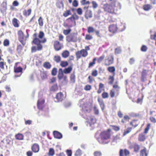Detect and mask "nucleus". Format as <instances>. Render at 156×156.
<instances>
[{
    "label": "nucleus",
    "instance_id": "nucleus-1",
    "mask_svg": "<svg viewBox=\"0 0 156 156\" xmlns=\"http://www.w3.org/2000/svg\"><path fill=\"white\" fill-rule=\"evenodd\" d=\"M110 129H108L107 131L102 132L100 134V138L97 139L100 143L103 144L108 143L107 140L110 138Z\"/></svg>",
    "mask_w": 156,
    "mask_h": 156
},
{
    "label": "nucleus",
    "instance_id": "nucleus-2",
    "mask_svg": "<svg viewBox=\"0 0 156 156\" xmlns=\"http://www.w3.org/2000/svg\"><path fill=\"white\" fill-rule=\"evenodd\" d=\"M80 106L84 111L89 112L91 104L89 102L88 100L83 99L80 101Z\"/></svg>",
    "mask_w": 156,
    "mask_h": 156
},
{
    "label": "nucleus",
    "instance_id": "nucleus-3",
    "mask_svg": "<svg viewBox=\"0 0 156 156\" xmlns=\"http://www.w3.org/2000/svg\"><path fill=\"white\" fill-rule=\"evenodd\" d=\"M115 2H112L111 4H104L103 5V8L104 11L109 13H113L114 12V7L115 6Z\"/></svg>",
    "mask_w": 156,
    "mask_h": 156
},
{
    "label": "nucleus",
    "instance_id": "nucleus-4",
    "mask_svg": "<svg viewBox=\"0 0 156 156\" xmlns=\"http://www.w3.org/2000/svg\"><path fill=\"white\" fill-rule=\"evenodd\" d=\"M46 41L45 38H44L41 40H40L38 38H35L33 40V42L35 44L37 45V49L38 51H40L42 49L43 46L40 44L41 43H44Z\"/></svg>",
    "mask_w": 156,
    "mask_h": 156
},
{
    "label": "nucleus",
    "instance_id": "nucleus-5",
    "mask_svg": "<svg viewBox=\"0 0 156 156\" xmlns=\"http://www.w3.org/2000/svg\"><path fill=\"white\" fill-rule=\"evenodd\" d=\"M27 36L25 37L23 33L21 30H20L18 32L19 40L23 45L25 44V41L29 36V34L27 32Z\"/></svg>",
    "mask_w": 156,
    "mask_h": 156
},
{
    "label": "nucleus",
    "instance_id": "nucleus-6",
    "mask_svg": "<svg viewBox=\"0 0 156 156\" xmlns=\"http://www.w3.org/2000/svg\"><path fill=\"white\" fill-rule=\"evenodd\" d=\"M76 58L77 59L80 58L81 57H86L88 55V52L85 49H83L80 51H77L76 54Z\"/></svg>",
    "mask_w": 156,
    "mask_h": 156
},
{
    "label": "nucleus",
    "instance_id": "nucleus-7",
    "mask_svg": "<svg viewBox=\"0 0 156 156\" xmlns=\"http://www.w3.org/2000/svg\"><path fill=\"white\" fill-rule=\"evenodd\" d=\"M86 122L87 123V124H89L90 126H91L96 122V119L94 116L89 115L87 117Z\"/></svg>",
    "mask_w": 156,
    "mask_h": 156
},
{
    "label": "nucleus",
    "instance_id": "nucleus-8",
    "mask_svg": "<svg viewBox=\"0 0 156 156\" xmlns=\"http://www.w3.org/2000/svg\"><path fill=\"white\" fill-rule=\"evenodd\" d=\"M66 40L68 42H75L77 41L76 35L74 34H71L66 37Z\"/></svg>",
    "mask_w": 156,
    "mask_h": 156
},
{
    "label": "nucleus",
    "instance_id": "nucleus-9",
    "mask_svg": "<svg viewBox=\"0 0 156 156\" xmlns=\"http://www.w3.org/2000/svg\"><path fill=\"white\" fill-rule=\"evenodd\" d=\"M114 61V57L113 55H111L108 57V58L105 59V65L106 66H109L112 64Z\"/></svg>",
    "mask_w": 156,
    "mask_h": 156
},
{
    "label": "nucleus",
    "instance_id": "nucleus-10",
    "mask_svg": "<svg viewBox=\"0 0 156 156\" xmlns=\"http://www.w3.org/2000/svg\"><path fill=\"white\" fill-rule=\"evenodd\" d=\"M44 101L43 99H39L37 102V107L39 109H42L43 107Z\"/></svg>",
    "mask_w": 156,
    "mask_h": 156
},
{
    "label": "nucleus",
    "instance_id": "nucleus-11",
    "mask_svg": "<svg viewBox=\"0 0 156 156\" xmlns=\"http://www.w3.org/2000/svg\"><path fill=\"white\" fill-rule=\"evenodd\" d=\"M109 31L112 33H115L117 31V27L116 25H111L109 28Z\"/></svg>",
    "mask_w": 156,
    "mask_h": 156
},
{
    "label": "nucleus",
    "instance_id": "nucleus-12",
    "mask_svg": "<svg viewBox=\"0 0 156 156\" xmlns=\"http://www.w3.org/2000/svg\"><path fill=\"white\" fill-rule=\"evenodd\" d=\"M54 46L55 50L58 51L61 49V46L59 42L57 41H55Z\"/></svg>",
    "mask_w": 156,
    "mask_h": 156
},
{
    "label": "nucleus",
    "instance_id": "nucleus-13",
    "mask_svg": "<svg viewBox=\"0 0 156 156\" xmlns=\"http://www.w3.org/2000/svg\"><path fill=\"white\" fill-rule=\"evenodd\" d=\"M32 149L33 151L35 153L37 152L39 150V147L38 144H34L32 147Z\"/></svg>",
    "mask_w": 156,
    "mask_h": 156
},
{
    "label": "nucleus",
    "instance_id": "nucleus-14",
    "mask_svg": "<svg viewBox=\"0 0 156 156\" xmlns=\"http://www.w3.org/2000/svg\"><path fill=\"white\" fill-rule=\"evenodd\" d=\"M53 135L54 137L56 138L60 139L62 137V134L58 131H54L53 132Z\"/></svg>",
    "mask_w": 156,
    "mask_h": 156
},
{
    "label": "nucleus",
    "instance_id": "nucleus-15",
    "mask_svg": "<svg viewBox=\"0 0 156 156\" xmlns=\"http://www.w3.org/2000/svg\"><path fill=\"white\" fill-rule=\"evenodd\" d=\"M124 152L126 156L129 155L130 153L129 151L126 149H125L124 151L122 149H121L119 152L120 156H123Z\"/></svg>",
    "mask_w": 156,
    "mask_h": 156
},
{
    "label": "nucleus",
    "instance_id": "nucleus-16",
    "mask_svg": "<svg viewBox=\"0 0 156 156\" xmlns=\"http://www.w3.org/2000/svg\"><path fill=\"white\" fill-rule=\"evenodd\" d=\"M63 98V95L62 93H59L57 94L56 99H57V101H61Z\"/></svg>",
    "mask_w": 156,
    "mask_h": 156
},
{
    "label": "nucleus",
    "instance_id": "nucleus-17",
    "mask_svg": "<svg viewBox=\"0 0 156 156\" xmlns=\"http://www.w3.org/2000/svg\"><path fill=\"white\" fill-rule=\"evenodd\" d=\"M85 16L87 19H88L89 18L92 17V12L90 10H87L85 13Z\"/></svg>",
    "mask_w": 156,
    "mask_h": 156
},
{
    "label": "nucleus",
    "instance_id": "nucleus-18",
    "mask_svg": "<svg viewBox=\"0 0 156 156\" xmlns=\"http://www.w3.org/2000/svg\"><path fill=\"white\" fill-rule=\"evenodd\" d=\"M63 71L61 68L59 69L58 70V77L59 80L62 79L63 77L64 76L63 75Z\"/></svg>",
    "mask_w": 156,
    "mask_h": 156
},
{
    "label": "nucleus",
    "instance_id": "nucleus-19",
    "mask_svg": "<svg viewBox=\"0 0 156 156\" xmlns=\"http://www.w3.org/2000/svg\"><path fill=\"white\" fill-rule=\"evenodd\" d=\"M15 138L17 140H22L23 139L24 136L22 134L18 133V134L15 135Z\"/></svg>",
    "mask_w": 156,
    "mask_h": 156
},
{
    "label": "nucleus",
    "instance_id": "nucleus-20",
    "mask_svg": "<svg viewBox=\"0 0 156 156\" xmlns=\"http://www.w3.org/2000/svg\"><path fill=\"white\" fill-rule=\"evenodd\" d=\"M72 68L71 67H69L67 68H65L63 71V72L65 74H68L72 70Z\"/></svg>",
    "mask_w": 156,
    "mask_h": 156
},
{
    "label": "nucleus",
    "instance_id": "nucleus-21",
    "mask_svg": "<svg viewBox=\"0 0 156 156\" xmlns=\"http://www.w3.org/2000/svg\"><path fill=\"white\" fill-rule=\"evenodd\" d=\"M69 55V52L67 50L64 51L62 53V56L64 58H67Z\"/></svg>",
    "mask_w": 156,
    "mask_h": 156
},
{
    "label": "nucleus",
    "instance_id": "nucleus-22",
    "mask_svg": "<svg viewBox=\"0 0 156 156\" xmlns=\"http://www.w3.org/2000/svg\"><path fill=\"white\" fill-rule=\"evenodd\" d=\"M48 154L49 156H53L55 154V151L54 149L52 148H49Z\"/></svg>",
    "mask_w": 156,
    "mask_h": 156
},
{
    "label": "nucleus",
    "instance_id": "nucleus-23",
    "mask_svg": "<svg viewBox=\"0 0 156 156\" xmlns=\"http://www.w3.org/2000/svg\"><path fill=\"white\" fill-rule=\"evenodd\" d=\"M18 20L16 18H14L12 20V23L13 25L15 27H19V24L18 23Z\"/></svg>",
    "mask_w": 156,
    "mask_h": 156
},
{
    "label": "nucleus",
    "instance_id": "nucleus-24",
    "mask_svg": "<svg viewBox=\"0 0 156 156\" xmlns=\"http://www.w3.org/2000/svg\"><path fill=\"white\" fill-rule=\"evenodd\" d=\"M98 100L102 110H103L104 108V103L103 101L102 100L99 99V98L98 99Z\"/></svg>",
    "mask_w": 156,
    "mask_h": 156
},
{
    "label": "nucleus",
    "instance_id": "nucleus-25",
    "mask_svg": "<svg viewBox=\"0 0 156 156\" xmlns=\"http://www.w3.org/2000/svg\"><path fill=\"white\" fill-rule=\"evenodd\" d=\"M145 139V136L143 134H140L139 136L138 140L140 141H142Z\"/></svg>",
    "mask_w": 156,
    "mask_h": 156
},
{
    "label": "nucleus",
    "instance_id": "nucleus-26",
    "mask_svg": "<svg viewBox=\"0 0 156 156\" xmlns=\"http://www.w3.org/2000/svg\"><path fill=\"white\" fill-rule=\"evenodd\" d=\"M70 81L72 83H74L75 82V76L74 73L72 74L70 76Z\"/></svg>",
    "mask_w": 156,
    "mask_h": 156
},
{
    "label": "nucleus",
    "instance_id": "nucleus-27",
    "mask_svg": "<svg viewBox=\"0 0 156 156\" xmlns=\"http://www.w3.org/2000/svg\"><path fill=\"white\" fill-rule=\"evenodd\" d=\"M41 77L42 80H44L47 78V74L46 73L41 72Z\"/></svg>",
    "mask_w": 156,
    "mask_h": 156
},
{
    "label": "nucleus",
    "instance_id": "nucleus-28",
    "mask_svg": "<svg viewBox=\"0 0 156 156\" xmlns=\"http://www.w3.org/2000/svg\"><path fill=\"white\" fill-rule=\"evenodd\" d=\"M31 9H29L27 10H25L23 12V14L25 16L29 15L31 13Z\"/></svg>",
    "mask_w": 156,
    "mask_h": 156
},
{
    "label": "nucleus",
    "instance_id": "nucleus-29",
    "mask_svg": "<svg viewBox=\"0 0 156 156\" xmlns=\"http://www.w3.org/2000/svg\"><path fill=\"white\" fill-rule=\"evenodd\" d=\"M50 90L52 91H55L58 90V87L57 84L52 86L50 88Z\"/></svg>",
    "mask_w": 156,
    "mask_h": 156
},
{
    "label": "nucleus",
    "instance_id": "nucleus-30",
    "mask_svg": "<svg viewBox=\"0 0 156 156\" xmlns=\"http://www.w3.org/2000/svg\"><path fill=\"white\" fill-rule=\"evenodd\" d=\"M95 30L94 28L91 27H89L87 28V32L89 33L94 32Z\"/></svg>",
    "mask_w": 156,
    "mask_h": 156
},
{
    "label": "nucleus",
    "instance_id": "nucleus-31",
    "mask_svg": "<svg viewBox=\"0 0 156 156\" xmlns=\"http://www.w3.org/2000/svg\"><path fill=\"white\" fill-rule=\"evenodd\" d=\"M121 139V138L120 136V134H118L115 136H113V140L114 141L117 142L118 140Z\"/></svg>",
    "mask_w": 156,
    "mask_h": 156
},
{
    "label": "nucleus",
    "instance_id": "nucleus-32",
    "mask_svg": "<svg viewBox=\"0 0 156 156\" xmlns=\"http://www.w3.org/2000/svg\"><path fill=\"white\" fill-rule=\"evenodd\" d=\"M140 155V156H146V150L145 148L141 151Z\"/></svg>",
    "mask_w": 156,
    "mask_h": 156
},
{
    "label": "nucleus",
    "instance_id": "nucleus-33",
    "mask_svg": "<svg viewBox=\"0 0 156 156\" xmlns=\"http://www.w3.org/2000/svg\"><path fill=\"white\" fill-rule=\"evenodd\" d=\"M22 68L20 67H14V71L15 73L22 72Z\"/></svg>",
    "mask_w": 156,
    "mask_h": 156
},
{
    "label": "nucleus",
    "instance_id": "nucleus-34",
    "mask_svg": "<svg viewBox=\"0 0 156 156\" xmlns=\"http://www.w3.org/2000/svg\"><path fill=\"white\" fill-rule=\"evenodd\" d=\"M43 66L44 67L48 69H50L51 66L50 63L47 62H45Z\"/></svg>",
    "mask_w": 156,
    "mask_h": 156
},
{
    "label": "nucleus",
    "instance_id": "nucleus-35",
    "mask_svg": "<svg viewBox=\"0 0 156 156\" xmlns=\"http://www.w3.org/2000/svg\"><path fill=\"white\" fill-rule=\"evenodd\" d=\"M94 156H102V154L101 151H96L94 153Z\"/></svg>",
    "mask_w": 156,
    "mask_h": 156
},
{
    "label": "nucleus",
    "instance_id": "nucleus-36",
    "mask_svg": "<svg viewBox=\"0 0 156 156\" xmlns=\"http://www.w3.org/2000/svg\"><path fill=\"white\" fill-rule=\"evenodd\" d=\"M108 71L111 73H114L115 71V68L114 66H111L108 68Z\"/></svg>",
    "mask_w": 156,
    "mask_h": 156
},
{
    "label": "nucleus",
    "instance_id": "nucleus-37",
    "mask_svg": "<svg viewBox=\"0 0 156 156\" xmlns=\"http://www.w3.org/2000/svg\"><path fill=\"white\" fill-rule=\"evenodd\" d=\"M71 13L70 11L69 10H68L65 11L63 14V16L66 17L68 15H71Z\"/></svg>",
    "mask_w": 156,
    "mask_h": 156
},
{
    "label": "nucleus",
    "instance_id": "nucleus-38",
    "mask_svg": "<svg viewBox=\"0 0 156 156\" xmlns=\"http://www.w3.org/2000/svg\"><path fill=\"white\" fill-rule=\"evenodd\" d=\"M131 131V128H128L126 130H125L123 133V136H125L126 134L129 133Z\"/></svg>",
    "mask_w": 156,
    "mask_h": 156
},
{
    "label": "nucleus",
    "instance_id": "nucleus-39",
    "mask_svg": "<svg viewBox=\"0 0 156 156\" xmlns=\"http://www.w3.org/2000/svg\"><path fill=\"white\" fill-rule=\"evenodd\" d=\"M68 65V62L66 61H62L60 63V65L62 67H65Z\"/></svg>",
    "mask_w": 156,
    "mask_h": 156
},
{
    "label": "nucleus",
    "instance_id": "nucleus-40",
    "mask_svg": "<svg viewBox=\"0 0 156 156\" xmlns=\"http://www.w3.org/2000/svg\"><path fill=\"white\" fill-rule=\"evenodd\" d=\"M81 154V151L80 149H78L76 151V153L75 154V156H80Z\"/></svg>",
    "mask_w": 156,
    "mask_h": 156
},
{
    "label": "nucleus",
    "instance_id": "nucleus-41",
    "mask_svg": "<svg viewBox=\"0 0 156 156\" xmlns=\"http://www.w3.org/2000/svg\"><path fill=\"white\" fill-rule=\"evenodd\" d=\"M44 33L43 31H40L38 35L39 38L41 39L44 37Z\"/></svg>",
    "mask_w": 156,
    "mask_h": 156
},
{
    "label": "nucleus",
    "instance_id": "nucleus-42",
    "mask_svg": "<svg viewBox=\"0 0 156 156\" xmlns=\"http://www.w3.org/2000/svg\"><path fill=\"white\" fill-rule=\"evenodd\" d=\"M54 60L57 62H58L60 61V57L58 56H55L54 57Z\"/></svg>",
    "mask_w": 156,
    "mask_h": 156
},
{
    "label": "nucleus",
    "instance_id": "nucleus-43",
    "mask_svg": "<svg viewBox=\"0 0 156 156\" xmlns=\"http://www.w3.org/2000/svg\"><path fill=\"white\" fill-rule=\"evenodd\" d=\"M38 21L39 25L41 26H42L43 24V23L41 17H40L39 18Z\"/></svg>",
    "mask_w": 156,
    "mask_h": 156
},
{
    "label": "nucleus",
    "instance_id": "nucleus-44",
    "mask_svg": "<svg viewBox=\"0 0 156 156\" xmlns=\"http://www.w3.org/2000/svg\"><path fill=\"white\" fill-rule=\"evenodd\" d=\"M121 49L119 48H118L115 49V54H119L121 53Z\"/></svg>",
    "mask_w": 156,
    "mask_h": 156
},
{
    "label": "nucleus",
    "instance_id": "nucleus-45",
    "mask_svg": "<svg viewBox=\"0 0 156 156\" xmlns=\"http://www.w3.org/2000/svg\"><path fill=\"white\" fill-rule=\"evenodd\" d=\"M92 3L93 8L96 9L98 7V5L96 2L93 1L92 2Z\"/></svg>",
    "mask_w": 156,
    "mask_h": 156
},
{
    "label": "nucleus",
    "instance_id": "nucleus-46",
    "mask_svg": "<svg viewBox=\"0 0 156 156\" xmlns=\"http://www.w3.org/2000/svg\"><path fill=\"white\" fill-rule=\"evenodd\" d=\"M63 80V83L64 84H66L68 82L67 78L66 76H64L62 78Z\"/></svg>",
    "mask_w": 156,
    "mask_h": 156
},
{
    "label": "nucleus",
    "instance_id": "nucleus-47",
    "mask_svg": "<svg viewBox=\"0 0 156 156\" xmlns=\"http://www.w3.org/2000/svg\"><path fill=\"white\" fill-rule=\"evenodd\" d=\"M82 5L89 4L90 3L88 1H86V0H82L80 2Z\"/></svg>",
    "mask_w": 156,
    "mask_h": 156
},
{
    "label": "nucleus",
    "instance_id": "nucleus-48",
    "mask_svg": "<svg viewBox=\"0 0 156 156\" xmlns=\"http://www.w3.org/2000/svg\"><path fill=\"white\" fill-rule=\"evenodd\" d=\"M109 83L110 84H112L114 81V77L113 76H110L109 78Z\"/></svg>",
    "mask_w": 156,
    "mask_h": 156
},
{
    "label": "nucleus",
    "instance_id": "nucleus-49",
    "mask_svg": "<svg viewBox=\"0 0 156 156\" xmlns=\"http://www.w3.org/2000/svg\"><path fill=\"white\" fill-rule=\"evenodd\" d=\"M134 151L135 152H138L139 149V147L138 145L135 144L134 146Z\"/></svg>",
    "mask_w": 156,
    "mask_h": 156
},
{
    "label": "nucleus",
    "instance_id": "nucleus-50",
    "mask_svg": "<svg viewBox=\"0 0 156 156\" xmlns=\"http://www.w3.org/2000/svg\"><path fill=\"white\" fill-rule=\"evenodd\" d=\"M113 87L114 89H114L115 90H116L117 92H118L120 88V87L117 85H114L113 86Z\"/></svg>",
    "mask_w": 156,
    "mask_h": 156
},
{
    "label": "nucleus",
    "instance_id": "nucleus-51",
    "mask_svg": "<svg viewBox=\"0 0 156 156\" xmlns=\"http://www.w3.org/2000/svg\"><path fill=\"white\" fill-rule=\"evenodd\" d=\"M76 12L79 15H81L82 14V9L80 8L77 9Z\"/></svg>",
    "mask_w": 156,
    "mask_h": 156
},
{
    "label": "nucleus",
    "instance_id": "nucleus-52",
    "mask_svg": "<svg viewBox=\"0 0 156 156\" xmlns=\"http://www.w3.org/2000/svg\"><path fill=\"white\" fill-rule=\"evenodd\" d=\"M57 73V69L56 68H54L52 70L51 73L53 76L55 75Z\"/></svg>",
    "mask_w": 156,
    "mask_h": 156
},
{
    "label": "nucleus",
    "instance_id": "nucleus-53",
    "mask_svg": "<svg viewBox=\"0 0 156 156\" xmlns=\"http://www.w3.org/2000/svg\"><path fill=\"white\" fill-rule=\"evenodd\" d=\"M91 86L90 85H87L85 86L84 89L86 90H89L91 89Z\"/></svg>",
    "mask_w": 156,
    "mask_h": 156
},
{
    "label": "nucleus",
    "instance_id": "nucleus-54",
    "mask_svg": "<svg viewBox=\"0 0 156 156\" xmlns=\"http://www.w3.org/2000/svg\"><path fill=\"white\" fill-rule=\"evenodd\" d=\"M105 58V56L103 55L100 57L98 59V63L101 62Z\"/></svg>",
    "mask_w": 156,
    "mask_h": 156
},
{
    "label": "nucleus",
    "instance_id": "nucleus-55",
    "mask_svg": "<svg viewBox=\"0 0 156 156\" xmlns=\"http://www.w3.org/2000/svg\"><path fill=\"white\" fill-rule=\"evenodd\" d=\"M9 44V41L7 39H5L4 40L3 42V44L5 46H7Z\"/></svg>",
    "mask_w": 156,
    "mask_h": 156
},
{
    "label": "nucleus",
    "instance_id": "nucleus-56",
    "mask_svg": "<svg viewBox=\"0 0 156 156\" xmlns=\"http://www.w3.org/2000/svg\"><path fill=\"white\" fill-rule=\"evenodd\" d=\"M108 94L107 93L104 92L102 94V97L104 98H107L108 97Z\"/></svg>",
    "mask_w": 156,
    "mask_h": 156
},
{
    "label": "nucleus",
    "instance_id": "nucleus-57",
    "mask_svg": "<svg viewBox=\"0 0 156 156\" xmlns=\"http://www.w3.org/2000/svg\"><path fill=\"white\" fill-rule=\"evenodd\" d=\"M115 90L114 89H112L110 91V94L111 97L112 98H113L115 96Z\"/></svg>",
    "mask_w": 156,
    "mask_h": 156
},
{
    "label": "nucleus",
    "instance_id": "nucleus-58",
    "mask_svg": "<svg viewBox=\"0 0 156 156\" xmlns=\"http://www.w3.org/2000/svg\"><path fill=\"white\" fill-rule=\"evenodd\" d=\"M94 109L95 114L96 115H98L99 114V111L96 106L94 107Z\"/></svg>",
    "mask_w": 156,
    "mask_h": 156
},
{
    "label": "nucleus",
    "instance_id": "nucleus-59",
    "mask_svg": "<svg viewBox=\"0 0 156 156\" xmlns=\"http://www.w3.org/2000/svg\"><path fill=\"white\" fill-rule=\"evenodd\" d=\"M93 37L92 36L89 34H87L86 35L85 39L87 40H90L92 39Z\"/></svg>",
    "mask_w": 156,
    "mask_h": 156
},
{
    "label": "nucleus",
    "instance_id": "nucleus-60",
    "mask_svg": "<svg viewBox=\"0 0 156 156\" xmlns=\"http://www.w3.org/2000/svg\"><path fill=\"white\" fill-rule=\"evenodd\" d=\"M98 71L96 70H94L92 71V75L93 76H96L98 75Z\"/></svg>",
    "mask_w": 156,
    "mask_h": 156
},
{
    "label": "nucleus",
    "instance_id": "nucleus-61",
    "mask_svg": "<svg viewBox=\"0 0 156 156\" xmlns=\"http://www.w3.org/2000/svg\"><path fill=\"white\" fill-rule=\"evenodd\" d=\"M73 5L75 7H76L78 5V2L76 0H74L73 3Z\"/></svg>",
    "mask_w": 156,
    "mask_h": 156
},
{
    "label": "nucleus",
    "instance_id": "nucleus-62",
    "mask_svg": "<svg viewBox=\"0 0 156 156\" xmlns=\"http://www.w3.org/2000/svg\"><path fill=\"white\" fill-rule=\"evenodd\" d=\"M135 61V60L134 58H132L130 59L129 63L130 64L132 65L134 63Z\"/></svg>",
    "mask_w": 156,
    "mask_h": 156
},
{
    "label": "nucleus",
    "instance_id": "nucleus-63",
    "mask_svg": "<svg viewBox=\"0 0 156 156\" xmlns=\"http://www.w3.org/2000/svg\"><path fill=\"white\" fill-rule=\"evenodd\" d=\"M141 50L142 51H146V47L145 45H143L141 48Z\"/></svg>",
    "mask_w": 156,
    "mask_h": 156
},
{
    "label": "nucleus",
    "instance_id": "nucleus-64",
    "mask_svg": "<svg viewBox=\"0 0 156 156\" xmlns=\"http://www.w3.org/2000/svg\"><path fill=\"white\" fill-rule=\"evenodd\" d=\"M66 153L68 156H71L72 152L71 150H66Z\"/></svg>",
    "mask_w": 156,
    "mask_h": 156
}]
</instances>
